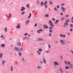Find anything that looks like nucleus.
<instances>
[{
  "label": "nucleus",
  "mask_w": 73,
  "mask_h": 73,
  "mask_svg": "<svg viewBox=\"0 0 73 73\" xmlns=\"http://www.w3.org/2000/svg\"><path fill=\"white\" fill-rule=\"evenodd\" d=\"M65 68L66 69H69V68H68V67L66 66L65 67Z\"/></svg>",
  "instance_id": "obj_30"
},
{
  "label": "nucleus",
  "mask_w": 73,
  "mask_h": 73,
  "mask_svg": "<svg viewBox=\"0 0 73 73\" xmlns=\"http://www.w3.org/2000/svg\"><path fill=\"white\" fill-rule=\"evenodd\" d=\"M45 17H49V15L48 14H46L45 16Z\"/></svg>",
  "instance_id": "obj_25"
},
{
  "label": "nucleus",
  "mask_w": 73,
  "mask_h": 73,
  "mask_svg": "<svg viewBox=\"0 0 73 73\" xmlns=\"http://www.w3.org/2000/svg\"><path fill=\"white\" fill-rule=\"evenodd\" d=\"M70 27H73V25L72 24H70Z\"/></svg>",
  "instance_id": "obj_34"
},
{
  "label": "nucleus",
  "mask_w": 73,
  "mask_h": 73,
  "mask_svg": "<svg viewBox=\"0 0 73 73\" xmlns=\"http://www.w3.org/2000/svg\"><path fill=\"white\" fill-rule=\"evenodd\" d=\"M20 50L21 51H23V49L22 48H21Z\"/></svg>",
  "instance_id": "obj_29"
},
{
  "label": "nucleus",
  "mask_w": 73,
  "mask_h": 73,
  "mask_svg": "<svg viewBox=\"0 0 73 73\" xmlns=\"http://www.w3.org/2000/svg\"><path fill=\"white\" fill-rule=\"evenodd\" d=\"M49 29H52V27H50L49 28Z\"/></svg>",
  "instance_id": "obj_43"
},
{
  "label": "nucleus",
  "mask_w": 73,
  "mask_h": 73,
  "mask_svg": "<svg viewBox=\"0 0 73 73\" xmlns=\"http://www.w3.org/2000/svg\"><path fill=\"white\" fill-rule=\"evenodd\" d=\"M16 28H19V25H17L16 27Z\"/></svg>",
  "instance_id": "obj_50"
},
{
  "label": "nucleus",
  "mask_w": 73,
  "mask_h": 73,
  "mask_svg": "<svg viewBox=\"0 0 73 73\" xmlns=\"http://www.w3.org/2000/svg\"><path fill=\"white\" fill-rule=\"evenodd\" d=\"M51 33H50V35H49V36H51Z\"/></svg>",
  "instance_id": "obj_59"
},
{
  "label": "nucleus",
  "mask_w": 73,
  "mask_h": 73,
  "mask_svg": "<svg viewBox=\"0 0 73 73\" xmlns=\"http://www.w3.org/2000/svg\"><path fill=\"white\" fill-rule=\"evenodd\" d=\"M50 4H53V3H52V2L50 1Z\"/></svg>",
  "instance_id": "obj_46"
},
{
  "label": "nucleus",
  "mask_w": 73,
  "mask_h": 73,
  "mask_svg": "<svg viewBox=\"0 0 73 73\" xmlns=\"http://www.w3.org/2000/svg\"><path fill=\"white\" fill-rule=\"evenodd\" d=\"M60 42H61V43H62V44H65V42H64V41L62 40H60Z\"/></svg>",
  "instance_id": "obj_8"
},
{
  "label": "nucleus",
  "mask_w": 73,
  "mask_h": 73,
  "mask_svg": "<svg viewBox=\"0 0 73 73\" xmlns=\"http://www.w3.org/2000/svg\"><path fill=\"white\" fill-rule=\"evenodd\" d=\"M65 5V4L64 3H62V4H61V5H62V6H64Z\"/></svg>",
  "instance_id": "obj_31"
},
{
  "label": "nucleus",
  "mask_w": 73,
  "mask_h": 73,
  "mask_svg": "<svg viewBox=\"0 0 73 73\" xmlns=\"http://www.w3.org/2000/svg\"><path fill=\"white\" fill-rule=\"evenodd\" d=\"M66 22H65L64 25V26L65 27V25H66V26H68V22L69 21H70V20H69L68 21L66 20Z\"/></svg>",
  "instance_id": "obj_3"
},
{
  "label": "nucleus",
  "mask_w": 73,
  "mask_h": 73,
  "mask_svg": "<svg viewBox=\"0 0 73 73\" xmlns=\"http://www.w3.org/2000/svg\"><path fill=\"white\" fill-rule=\"evenodd\" d=\"M41 67L40 66H38L37 68L38 69H41Z\"/></svg>",
  "instance_id": "obj_28"
},
{
  "label": "nucleus",
  "mask_w": 73,
  "mask_h": 73,
  "mask_svg": "<svg viewBox=\"0 0 73 73\" xmlns=\"http://www.w3.org/2000/svg\"><path fill=\"white\" fill-rule=\"evenodd\" d=\"M65 64H66V65H67V64H68V63H67V62L66 61H65Z\"/></svg>",
  "instance_id": "obj_37"
},
{
  "label": "nucleus",
  "mask_w": 73,
  "mask_h": 73,
  "mask_svg": "<svg viewBox=\"0 0 73 73\" xmlns=\"http://www.w3.org/2000/svg\"><path fill=\"white\" fill-rule=\"evenodd\" d=\"M58 22V20H57L56 21L55 23V24H57V23Z\"/></svg>",
  "instance_id": "obj_11"
},
{
  "label": "nucleus",
  "mask_w": 73,
  "mask_h": 73,
  "mask_svg": "<svg viewBox=\"0 0 73 73\" xmlns=\"http://www.w3.org/2000/svg\"><path fill=\"white\" fill-rule=\"evenodd\" d=\"M24 36H27V35H28V33H26L25 34H24Z\"/></svg>",
  "instance_id": "obj_27"
},
{
  "label": "nucleus",
  "mask_w": 73,
  "mask_h": 73,
  "mask_svg": "<svg viewBox=\"0 0 73 73\" xmlns=\"http://www.w3.org/2000/svg\"><path fill=\"white\" fill-rule=\"evenodd\" d=\"M25 9V8L23 7H21V11H24Z\"/></svg>",
  "instance_id": "obj_7"
},
{
  "label": "nucleus",
  "mask_w": 73,
  "mask_h": 73,
  "mask_svg": "<svg viewBox=\"0 0 73 73\" xmlns=\"http://www.w3.org/2000/svg\"><path fill=\"white\" fill-rule=\"evenodd\" d=\"M61 9L63 11H65V8H64L63 7H62Z\"/></svg>",
  "instance_id": "obj_13"
},
{
  "label": "nucleus",
  "mask_w": 73,
  "mask_h": 73,
  "mask_svg": "<svg viewBox=\"0 0 73 73\" xmlns=\"http://www.w3.org/2000/svg\"><path fill=\"white\" fill-rule=\"evenodd\" d=\"M49 31L51 33H52V30H49Z\"/></svg>",
  "instance_id": "obj_41"
},
{
  "label": "nucleus",
  "mask_w": 73,
  "mask_h": 73,
  "mask_svg": "<svg viewBox=\"0 0 73 73\" xmlns=\"http://www.w3.org/2000/svg\"><path fill=\"white\" fill-rule=\"evenodd\" d=\"M61 16H62V15H63V13H61Z\"/></svg>",
  "instance_id": "obj_52"
},
{
  "label": "nucleus",
  "mask_w": 73,
  "mask_h": 73,
  "mask_svg": "<svg viewBox=\"0 0 73 73\" xmlns=\"http://www.w3.org/2000/svg\"><path fill=\"white\" fill-rule=\"evenodd\" d=\"M70 65L71 67H73V65H72V64H70Z\"/></svg>",
  "instance_id": "obj_53"
},
{
  "label": "nucleus",
  "mask_w": 73,
  "mask_h": 73,
  "mask_svg": "<svg viewBox=\"0 0 73 73\" xmlns=\"http://www.w3.org/2000/svg\"><path fill=\"white\" fill-rule=\"evenodd\" d=\"M52 20L53 21H56V19L54 18H53L52 19Z\"/></svg>",
  "instance_id": "obj_17"
},
{
  "label": "nucleus",
  "mask_w": 73,
  "mask_h": 73,
  "mask_svg": "<svg viewBox=\"0 0 73 73\" xmlns=\"http://www.w3.org/2000/svg\"><path fill=\"white\" fill-rule=\"evenodd\" d=\"M24 13H25V12L23 11L21 13V14L22 15H24Z\"/></svg>",
  "instance_id": "obj_26"
},
{
  "label": "nucleus",
  "mask_w": 73,
  "mask_h": 73,
  "mask_svg": "<svg viewBox=\"0 0 73 73\" xmlns=\"http://www.w3.org/2000/svg\"><path fill=\"white\" fill-rule=\"evenodd\" d=\"M54 66H55V65H59L58 63V62L56 61L54 62Z\"/></svg>",
  "instance_id": "obj_5"
},
{
  "label": "nucleus",
  "mask_w": 73,
  "mask_h": 73,
  "mask_svg": "<svg viewBox=\"0 0 73 73\" xmlns=\"http://www.w3.org/2000/svg\"><path fill=\"white\" fill-rule=\"evenodd\" d=\"M21 43H20V42H19V46H21Z\"/></svg>",
  "instance_id": "obj_32"
},
{
  "label": "nucleus",
  "mask_w": 73,
  "mask_h": 73,
  "mask_svg": "<svg viewBox=\"0 0 73 73\" xmlns=\"http://www.w3.org/2000/svg\"><path fill=\"white\" fill-rule=\"evenodd\" d=\"M57 8H60V6L59 5L57 6Z\"/></svg>",
  "instance_id": "obj_36"
},
{
  "label": "nucleus",
  "mask_w": 73,
  "mask_h": 73,
  "mask_svg": "<svg viewBox=\"0 0 73 73\" xmlns=\"http://www.w3.org/2000/svg\"><path fill=\"white\" fill-rule=\"evenodd\" d=\"M60 70L62 72V69H61V68H60Z\"/></svg>",
  "instance_id": "obj_38"
},
{
  "label": "nucleus",
  "mask_w": 73,
  "mask_h": 73,
  "mask_svg": "<svg viewBox=\"0 0 73 73\" xmlns=\"http://www.w3.org/2000/svg\"><path fill=\"white\" fill-rule=\"evenodd\" d=\"M62 37H65V35H63Z\"/></svg>",
  "instance_id": "obj_57"
},
{
  "label": "nucleus",
  "mask_w": 73,
  "mask_h": 73,
  "mask_svg": "<svg viewBox=\"0 0 73 73\" xmlns=\"http://www.w3.org/2000/svg\"><path fill=\"white\" fill-rule=\"evenodd\" d=\"M71 52L73 53V51H71Z\"/></svg>",
  "instance_id": "obj_64"
},
{
  "label": "nucleus",
  "mask_w": 73,
  "mask_h": 73,
  "mask_svg": "<svg viewBox=\"0 0 73 73\" xmlns=\"http://www.w3.org/2000/svg\"><path fill=\"white\" fill-rule=\"evenodd\" d=\"M44 6L45 7V8H47V5L45 4V3H44Z\"/></svg>",
  "instance_id": "obj_21"
},
{
  "label": "nucleus",
  "mask_w": 73,
  "mask_h": 73,
  "mask_svg": "<svg viewBox=\"0 0 73 73\" xmlns=\"http://www.w3.org/2000/svg\"><path fill=\"white\" fill-rule=\"evenodd\" d=\"M15 50H19V48H17V47H15Z\"/></svg>",
  "instance_id": "obj_14"
},
{
  "label": "nucleus",
  "mask_w": 73,
  "mask_h": 73,
  "mask_svg": "<svg viewBox=\"0 0 73 73\" xmlns=\"http://www.w3.org/2000/svg\"><path fill=\"white\" fill-rule=\"evenodd\" d=\"M27 7L28 8H29V7H30V6H29V4H27Z\"/></svg>",
  "instance_id": "obj_18"
},
{
  "label": "nucleus",
  "mask_w": 73,
  "mask_h": 73,
  "mask_svg": "<svg viewBox=\"0 0 73 73\" xmlns=\"http://www.w3.org/2000/svg\"><path fill=\"white\" fill-rule=\"evenodd\" d=\"M3 56V53H1L0 54V58H1L2 57V56Z\"/></svg>",
  "instance_id": "obj_16"
},
{
  "label": "nucleus",
  "mask_w": 73,
  "mask_h": 73,
  "mask_svg": "<svg viewBox=\"0 0 73 73\" xmlns=\"http://www.w3.org/2000/svg\"><path fill=\"white\" fill-rule=\"evenodd\" d=\"M28 37H30V36H31V35H28Z\"/></svg>",
  "instance_id": "obj_51"
},
{
  "label": "nucleus",
  "mask_w": 73,
  "mask_h": 73,
  "mask_svg": "<svg viewBox=\"0 0 73 73\" xmlns=\"http://www.w3.org/2000/svg\"><path fill=\"white\" fill-rule=\"evenodd\" d=\"M61 59H62V56H61Z\"/></svg>",
  "instance_id": "obj_62"
},
{
  "label": "nucleus",
  "mask_w": 73,
  "mask_h": 73,
  "mask_svg": "<svg viewBox=\"0 0 73 73\" xmlns=\"http://www.w3.org/2000/svg\"><path fill=\"white\" fill-rule=\"evenodd\" d=\"M31 13H30L29 16L28 17V19H30V18L31 17Z\"/></svg>",
  "instance_id": "obj_19"
},
{
  "label": "nucleus",
  "mask_w": 73,
  "mask_h": 73,
  "mask_svg": "<svg viewBox=\"0 0 73 73\" xmlns=\"http://www.w3.org/2000/svg\"><path fill=\"white\" fill-rule=\"evenodd\" d=\"M5 31L6 32H7V28L6 27L5 28Z\"/></svg>",
  "instance_id": "obj_22"
},
{
  "label": "nucleus",
  "mask_w": 73,
  "mask_h": 73,
  "mask_svg": "<svg viewBox=\"0 0 73 73\" xmlns=\"http://www.w3.org/2000/svg\"><path fill=\"white\" fill-rule=\"evenodd\" d=\"M54 10H57V9L55 7L54 8Z\"/></svg>",
  "instance_id": "obj_56"
},
{
  "label": "nucleus",
  "mask_w": 73,
  "mask_h": 73,
  "mask_svg": "<svg viewBox=\"0 0 73 73\" xmlns=\"http://www.w3.org/2000/svg\"><path fill=\"white\" fill-rule=\"evenodd\" d=\"M67 64H68V65H70V62H68L67 63Z\"/></svg>",
  "instance_id": "obj_35"
},
{
  "label": "nucleus",
  "mask_w": 73,
  "mask_h": 73,
  "mask_svg": "<svg viewBox=\"0 0 73 73\" xmlns=\"http://www.w3.org/2000/svg\"><path fill=\"white\" fill-rule=\"evenodd\" d=\"M11 71H12V69H13L12 67V66H11Z\"/></svg>",
  "instance_id": "obj_45"
},
{
  "label": "nucleus",
  "mask_w": 73,
  "mask_h": 73,
  "mask_svg": "<svg viewBox=\"0 0 73 73\" xmlns=\"http://www.w3.org/2000/svg\"><path fill=\"white\" fill-rule=\"evenodd\" d=\"M43 30L42 29H40L39 30H38L37 32L38 33H39L40 32H42V31Z\"/></svg>",
  "instance_id": "obj_6"
},
{
  "label": "nucleus",
  "mask_w": 73,
  "mask_h": 73,
  "mask_svg": "<svg viewBox=\"0 0 73 73\" xmlns=\"http://www.w3.org/2000/svg\"><path fill=\"white\" fill-rule=\"evenodd\" d=\"M44 40V39L41 38H39L38 39V41H43Z\"/></svg>",
  "instance_id": "obj_10"
},
{
  "label": "nucleus",
  "mask_w": 73,
  "mask_h": 73,
  "mask_svg": "<svg viewBox=\"0 0 73 73\" xmlns=\"http://www.w3.org/2000/svg\"><path fill=\"white\" fill-rule=\"evenodd\" d=\"M5 63V61H3L2 62V64L3 65H4V63Z\"/></svg>",
  "instance_id": "obj_40"
},
{
  "label": "nucleus",
  "mask_w": 73,
  "mask_h": 73,
  "mask_svg": "<svg viewBox=\"0 0 73 73\" xmlns=\"http://www.w3.org/2000/svg\"><path fill=\"white\" fill-rule=\"evenodd\" d=\"M19 55L20 56H21V53L19 52Z\"/></svg>",
  "instance_id": "obj_33"
},
{
  "label": "nucleus",
  "mask_w": 73,
  "mask_h": 73,
  "mask_svg": "<svg viewBox=\"0 0 73 73\" xmlns=\"http://www.w3.org/2000/svg\"><path fill=\"white\" fill-rule=\"evenodd\" d=\"M11 16L12 15H11V14L10 13L9 15V18H11Z\"/></svg>",
  "instance_id": "obj_20"
},
{
  "label": "nucleus",
  "mask_w": 73,
  "mask_h": 73,
  "mask_svg": "<svg viewBox=\"0 0 73 73\" xmlns=\"http://www.w3.org/2000/svg\"><path fill=\"white\" fill-rule=\"evenodd\" d=\"M45 3L46 4H47V2L46 1L45 2Z\"/></svg>",
  "instance_id": "obj_54"
},
{
  "label": "nucleus",
  "mask_w": 73,
  "mask_h": 73,
  "mask_svg": "<svg viewBox=\"0 0 73 73\" xmlns=\"http://www.w3.org/2000/svg\"><path fill=\"white\" fill-rule=\"evenodd\" d=\"M20 28V26H19V28Z\"/></svg>",
  "instance_id": "obj_61"
},
{
  "label": "nucleus",
  "mask_w": 73,
  "mask_h": 73,
  "mask_svg": "<svg viewBox=\"0 0 73 73\" xmlns=\"http://www.w3.org/2000/svg\"><path fill=\"white\" fill-rule=\"evenodd\" d=\"M1 46H2V47H4V46H5V45H4V44H2L1 45Z\"/></svg>",
  "instance_id": "obj_24"
},
{
  "label": "nucleus",
  "mask_w": 73,
  "mask_h": 73,
  "mask_svg": "<svg viewBox=\"0 0 73 73\" xmlns=\"http://www.w3.org/2000/svg\"><path fill=\"white\" fill-rule=\"evenodd\" d=\"M64 20V17H62L61 18V21H63Z\"/></svg>",
  "instance_id": "obj_23"
},
{
  "label": "nucleus",
  "mask_w": 73,
  "mask_h": 73,
  "mask_svg": "<svg viewBox=\"0 0 73 73\" xmlns=\"http://www.w3.org/2000/svg\"><path fill=\"white\" fill-rule=\"evenodd\" d=\"M43 60L44 63L45 64H46V60H45V59L44 58H43Z\"/></svg>",
  "instance_id": "obj_12"
},
{
  "label": "nucleus",
  "mask_w": 73,
  "mask_h": 73,
  "mask_svg": "<svg viewBox=\"0 0 73 73\" xmlns=\"http://www.w3.org/2000/svg\"><path fill=\"white\" fill-rule=\"evenodd\" d=\"M39 1H37V3H39Z\"/></svg>",
  "instance_id": "obj_55"
},
{
  "label": "nucleus",
  "mask_w": 73,
  "mask_h": 73,
  "mask_svg": "<svg viewBox=\"0 0 73 73\" xmlns=\"http://www.w3.org/2000/svg\"><path fill=\"white\" fill-rule=\"evenodd\" d=\"M62 34H61L60 35V37H62Z\"/></svg>",
  "instance_id": "obj_47"
},
{
  "label": "nucleus",
  "mask_w": 73,
  "mask_h": 73,
  "mask_svg": "<svg viewBox=\"0 0 73 73\" xmlns=\"http://www.w3.org/2000/svg\"><path fill=\"white\" fill-rule=\"evenodd\" d=\"M48 46L49 48H50V44H48Z\"/></svg>",
  "instance_id": "obj_42"
},
{
  "label": "nucleus",
  "mask_w": 73,
  "mask_h": 73,
  "mask_svg": "<svg viewBox=\"0 0 73 73\" xmlns=\"http://www.w3.org/2000/svg\"><path fill=\"white\" fill-rule=\"evenodd\" d=\"M71 20H73V17H72L71 18Z\"/></svg>",
  "instance_id": "obj_58"
},
{
  "label": "nucleus",
  "mask_w": 73,
  "mask_h": 73,
  "mask_svg": "<svg viewBox=\"0 0 73 73\" xmlns=\"http://www.w3.org/2000/svg\"><path fill=\"white\" fill-rule=\"evenodd\" d=\"M42 49L39 48L38 49V50H37V52L39 55H40L41 54V52H42Z\"/></svg>",
  "instance_id": "obj_2"
},
{
  "label": "nucleus",
  "mask_w": 73,
  "mask_h": 73,
  "mask_svg": "<svg viewBox=\"0 0 73 73\" xmlns=\"http://www.w3.org/2000/svg\"><path fill=\"white\" fill-rule=\"evenodd\" d=\"M33 13H35V11H33Z\"/></svg>",
  "instance_id": "obj_60"
},
{
  "label": "nucleus",
  "mask_w": 73,
  "mask_h": 73,
  "mask_svg": "<svg viewBox=\"0 0 73 73\" xmlns=\"http://www.w3.org/2000/svg\"><path fill=\"white\" fill-rule=\"evenodd\" d=\"M44 3H43L42 2H41V6H42L44 4Z\"/></svg>",
  "instance_id": "obj_15"
},
{
  "label": "nucleus",
  "mask_w": 73,
  "mask_h": 73,
  "mask_svg": "<svg viewBox=\"0 0 73 73\" xmlns=\"http://www.w3.org/2000/svg\"><path fill=\"white\" fill-rule=\"evenodd\" d=\"M29 21H30V20H28L26 21L25 24L26 25H28V24H29Z\"/></svg>",
  "instance_id": "obj_4"
},
{
  "label": "nucleus",
  "mask_w": 73,
  "mask_h": 73,
  "mask_svg": "<svg viewBox=\"0 0 73 73\" xmlns=\"http://www.w3.org/2000/svg\"><path fill=\"white\" fill-rule=\"evenodd\" d=\"M46 53H49V51H46Z\"/></svg>",
  "instance_id": "obj_44"
},
{
  "label": "nucleus",
  "mask_w": 73,
  "mask_h": 73,
  "mask_svg": "<svg viewBox=\"0 0 73 73\" xmlns=\"http://www.w3.org/2000/svg\"><path fill=\"white\" fill-rule=\"evenodd\" d=\"M72 31H73V29H71L70 30V31L71 32H72Z\"/></svg>",
  "instance_id": "obj_48"
},
{
  "label": "nucleus",
  "mask_w": 73,
  "mask_h": 73,
  "mask_svg": "<svg viewBox=\"0 0 73 73\" xmlns=\"http://www.w3.org/2000/svg\"><path fill=\"white\" fill-rule=\"evenodd\" d=\"M44 29H48V27L47 25H44Z\"/></svg>",
  "instance_id": "obj_9"
},
{
  "label": "nucleus",
  "mask_w": 73,
  "mask_h": 73,
  "mask_svg": "<svg viewBox=\"0 0 73 73\" xmlns=\"http://www.w3.org/2000/svg\"><path fill=\"white\" fill-rule=\"evenodd\" d=\"M66 17H69V15H66Z\"/></svg>",
  "instance_id": "obj_39"
},
{
  "label": "nucleus",
  "mask_w": 73,
  "mask_h": 73,
  "mask_svg": "<svg viewBox=\"0 0 73 73\" xmlns=\"http://www.w3.org/2000/svg\"><path fill=\"white\" fill-rule=\"evenodd\" d=\"M48 23L50 25V26L52 27H54V24H53V23L52 22V21H51V20L49 21Z\"/></svg>",
  "instance_id": "obj_1"
},
{
  "label": "nucleus",
  "mask_w": 73,
  "mask_h": 73,
  "mask_svg": "<svg viewBox=\"0 0 73 73\" xmlns=\"http://www.w3.org/2000/svg\"><path fill=\"white\" fill-rule=\"evenodd\" d=\"M36 26H37V23H36L35 25V27H36Z\"/></svg>",
  "instance_id": "obj_49"
},
{
  "label": "nucleus",
  "mask_w": 73,
  "mask_h": 73,
  "mask_svg": "<svg viewBox=\"0 0 73 73\" xmlns=\"http://www.w3.org/2000/svg\"><path fill=\"white\" fill-rule=\"evenodd\" d=\"M71 22L72 23H73V20H72V21H71Z\"/></svg>",
  "instance_id": "obj_63"
}]
</instances>
